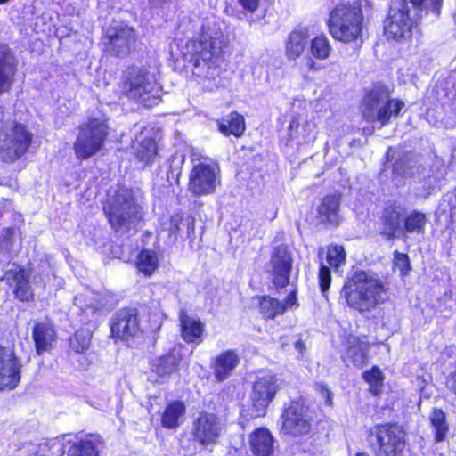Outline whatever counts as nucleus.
<instances>
[{
    "label": "nucleus",
    "instance_id": "nucleus-47",
    "mask_svg": "<svg viewBox=\"0 0 456 456\" xmlns=\"http://www.w3.org/2000/svg\"><path fill=\"white\" fill-rule=\"evenodd\" d=\"M14 233H15V229L12 228V227H9V228H5L2 231V233H1V239H2V241H1V247L3 249L6 250V251H10L11 248H12V238L14 236Z\"/></svg>",
    "mask_w": 456,
    "mask_h": 456
},
{
    "label": "nucleus",
    "instance_id": "nucleus-17",
    "mask_svg": "<svg viewBox=\"0 0 456 456\" xmlns=\"http://www.w3.org/2000/svg\"><path fill=\"white\" fill-rule=\"evenodd\" d=\"M19 61L12 50L0 44V94L11 90L18 69Z\"/></svg>",
    "mask_w": 456,
    "mask_h": 456
},
{
    "label": "nucleus",
    "instance_id": "nucleus-26",
    "mask_svg": "<svg viewBox=\"0 0 456 456\" xmlns=\"http://www.w3.org/2000/svg\"><path fill=\"white\" fill-rule=\"evenodd\" d=\"M274 438L265 428L254 430L249 436V447L255 456H271L274 451Z\"/></svg>",
    "mask_w": 456,
    "mask_h": 456
},
{
    "label": "nucleus",
    "instance_id": "nucleus-36",
    "mask_svg": "<svg viewBox=\"0 0 456 456\" xmlns=\"http://www.w3.org/2000/svg\"><path fill=\"white\" fill-rule=\"evenodd\" d=\"M259 307L261 314L265 319H274L286 311L282 302L268 296L260 298Z\"/></svg>",
    "mask_w": 456,
    "mask_h": 456
},
{
    "label": "nucleus",
    "instance_id": "nucleus-25",
    "mask_svg": "<svg viewBox=\"0 0 456 456\" xmlns=\"http://www.w3.org/2000/svg\"><path fill=\"white\" fill-rule=\"evenodd\" d=\"M418 20L410 18V11L403 4L401 7H389L383 28H416Z\"/></svg>",
    "mask_w": 456,
    "mask_h": 456
},
{
    "label": "nucleus",
    "instance_id": "nucleus-61",
    "mask_svg": "<svg viewBox=\"0 0 456 456\" xmlns=\"http://www.w3.org/2000/svg\"><path fill=\"white\" fill-rule=\"evenodd\" d=\"M11 0H0V5H3V4H6L7 3H9Z\"/></svg>",
    "mask_w": 456,
    "mask_h": 456
},
{
    "label": "nucleus",
    "instance_id": "nucleus-24",
    "mask_svg": "<svg viewBox=\"0 0 456 456\" xmlns=\"http://www.w3.org/2000/svg\"><path fill=\"white\" fill-rule=\"evenodd\" d=\"M185 230L188 237L194 233L195 223L194 219L187 216L184 217L181 213H176L170 216L168 221L162 224L161 232H168L170 242H175L178 236Z\"/></svg>",
    "mask_w": 456,
    "mask_h": 456
},
{
    "label": "nucleus",
    "instance_id": "nucleus-53",
    "mask_svg": "<svg viewBox=\"0 0 456 456\" xmlns=\"http://www.w3.org/2000/svg\"><path fill=\"white\" fill-rule=\"evenodd\" d=\"M384 36L387 37V39H395L399 40L400 38L404 37V30H383Z\"/></svg>",
    "mask_w": 456,
    "mask_h": 456
},
{
    "label": "nucleus",
    "instance_id": "nucleus-45",
    "mask_svg": "<svg viewBox=\"0 0 456 456\" xmlns=\"http://www.w3.org/2000/svg\"><path fill=\"white\" fill-rule=\"evenodd\" d=\"M409 156H405L400 160H397L394 165L393 172L395 175L400 176L411 175L412 172L410 170L411 166L408 165Z\"/></svg>",
    "mask_w": 456,
    "mask_h": 456
},
{
    "label": "nucleus",
    "instance_id": "nucleus-31",
    "mask_svg": "<svg viewBox=\"0 0 456 456\" xmlns=\"http://www.w3.org/2000/svg\"><path fill=\"white\" fill-rule=\"evenodd\" d=\"M218 128L225 136L240 137L246 129L244 118L238 112H231L226 118L219 122Z\"/></svg>",
    "mask_w": 456,
    "mask_h": 456
},
{
    "label": "nucleus",
    "instance_id": "nucleus-12",
    "mask_svg": "<svg viewBox=\"0 0 456 456\" xmlns=\"http://www.w3.org/2000/svg\"><path fill=\"white\" fill-rule=\"evenodd\" d=\"M280 389L279 379L273 374L259 377L254 383L251 392L253 417L264 416Z\"/></svg>",
    "mask_w": 456,
    "mask_h": 456
},
{
    "label": "nucleus",
    "instance_id": "nucleus-8",
    "mask_svg": "<svg viewBox=\"0 0 456 456\" xmlns=\"http://www.w3.org/2000/svg\"><path fill=\"white\" fill-rule=\"evenodd\" d=\"M107 125L102 118H94L79 126L74 143L77 159H86L98 152L107 137Z\"/></svg>",
    "mask_w": 456,
    "mask_h": 456
},
{
    "label": "nucleus",
    "instance_id": "nucleus-2",
    "mask_svg": "<svg viewBox=\"0 0 456 456\" xmlns=\"http://www.w3.org/2000/svg\"><path fill=\"white\" fill-rule=\"evenodd\" d=\"M387 288L379 276L372 272L357 271L345 282L340 298L346 305L360 313L374 310L387 299Z\"/></svg>",
    "mask_w": 456,
    "mask_h": 456
},
{
    "label": "nucleus",
    "instance_id": "nucleus-42",
    "mask_svg": "<svg viewBox=\"0 0 456 456\" xmlns=\"http://www.w3.org/2000/svg\"><path fill=\"white\" fill-rule=\"evenodd\" d=\"M327 261L329 265L337 269L346 262V251L342 246L331 245L327 250Z\"/></svg>",
    "mask_w": 456,
    "mask_h": 456
},
{
    "label": "nucleus",
    "instance_id": "nucleus-49",
    "mask_svg": "<svg viewBox=\"0 0 456 456\" xmlns=\"http://www.w3.org/2000/svg\"><path fill=\"white\" fill-rule=\"evenodd\" d=\"M316 388L320 395L324 399L325 404L331 406L332 393L330 391L328 387L324 384H317Z\"/></svg>",
    "mask_w": 456,
    "mask_h": 456
},
{
    "label": "nucleus",
    "instance_id": "nucleus-62",
    "mask_svg": "<svg viewBox=\"0 0 456 456\" xmlns=\"http://www.w3.org/2000/svg\"><path fill=\"white\" fill-rule=\"evenodd\" d=\"M77 301H78V298H77V297H76V298H75V303H76V304H77Z\"/></svg>",
    "mask_w": 456,
    "mask_h": 456
},
{
    "label": "nucleus",
    "instance_id": "nucleus-1",
    "mask_svg": "<svg viewBox=\"0 0 456 456\" xmlns=\"http://www.w3.org/2000/svg\"><path fill=\"white\" fill-rule=\"evenodd\" d=\"M228 39L222 30H200L197 40L188 43L191 49L192 74L204 91L212 92L224 86L221 54L228 49Z\"/></svg>",
    "mask_w": 456,
    "mask_h": 456
},
{
    "label": "nucleus",
    "instance_id": "nucleus-52",
    "mask_svg": "<svg viewBox=\"0 0 456 456\" xmlns=\"http://www.w3.org/2000/svg\"><path fill=\"white\" fill-rule=\"evenodd\" d=\"M314 126L311 125L310 123H306L304 126V130L305 132H307L306 134H304L303 135V142H305V143H309V142H313L314 140H315V134H312V127Z\"/></svg>",
    "mask_w": 456,
    "mask_h": 456
},
{
    "label": "nucleus",
    "instance_id": "nucleus-6",
    "mask_svg": "<svg viewBox=\"0 0 456 456\" xmlns=\"http://www.w3.org/2000/svg\"><path fill=\"white\" fill-rule=\"evenodd\" d=\"M32 134L15 120L0 124V159L6 163L20 159L28 150Z\"/></svg>",
    "mask_w": 456,
    "mask_h": 456
},
{
    "label": "nucleus",
    "instance_id": "nucleus-56",
    "mask_svg": "<svg viewBox=\"0 0 456 456\" xmlns=\"http://www.w3.org/2000/svg\"><path fill=\"white\" fill-rule=\"evenodd\" d=\"M409 1L414 8L421 10L426 0H409Z\"/></svg>",
    "mask_w": 456,
    "mask_h": 456
},
{
    "label": "nucleus",
    "instance_id": "nucleus-27",
    "mask_svg": "<svg viewBox=\"0 0 456 456\" xmlns=\"http://www.w3.org/2000/svg\"><path fill=\"white\" fill-rule=\"evenodd\" d=\"M403 216V209L397 205L389 206L385 209L383 216V230L387 240H393L402 235L403 227L401 225Z\"/></svg>",
    "mask_w": 456,
    "mask_h": 456
},
{
    "label": "nucleus",
    "instance_id": "nucleus-51",
    "mask_svg": "<svg viewBox=\"0 0 456 456\" xmlns=\"http://www.w3.org/2000/svg\"><path fill=\"white\" fill-rule=\"evenodd\" d=\"M432 183H433L432 178H428V180L425 181L423 189L422 190L419 189L418 195L419 197L427 198L431 193Z\"/></svg>",
    "mask_w": 456,
    "mask_h": 456
},
{
    "label": "nucleus",
    "instance_id": "nucleus-50",
    "mask_svg": "<svg viewBox=\"0 0 456 456\" xmlns=\"http://www.w3.org/2000/svg\"><path fill=\"white\" fill-rule=\"evenodd\" d=\"M284 304V306L287 309H291L294 306H297V291L293 290L291 291L282 302Z\"/></svg>",
    "mask_w": 456,
    "mask_h": 456
},
{
    "label": "nucleus",
    "instance_id": "nucleus-19",
    "mask_svg": "<svg viewBox=\"0 0 456 456\" xmlns=\"http://www.w3.org/2000/svg\"><path fill=\"white\" fill-rule=\"evenodd\" d=\"M240 362L236 349H227L211 359L210 368L216 381L223 382L232 376Z\"/></svg>",
    "mask_w": 456,
    "mask_h": 456
},
{
    "label": "nucleus",
    "instance_id": "nucleus-40",
    "mask_svg": "<svg viewBox=\"0 0 456 456\" xmlns=\"http://www.w3.org/2000/svg\"><path fill=\"white\" fill-rule=\"evenodd\" d=\"M69 453V456H99L94 444L90 440H81L74 444Z\"/></svg>",
    "mask_w": 456,
    "mask_h": 456
},
{
    "label": "nucleus",
    "instance_id": "nucleus-18",
    "mask_svg": "<svg viewBox=\"0 0 456 456\" xmlns=\"http://www.w3.org/2000/svg\"><path fill=\"white\" fill-rule=\"evenodd\" d=\"M273 281L276 287L284 288L289 281L292 258L287 248L278 246L271 258Z\"/></svg>",
    "mask_w": 456,
    "mask_h": 456
},
{
    "label": "nucleus",
    "instance_id": "nucleus-34",
    "mask_svg": "<svg viewBox=\"0 0 456 456\" xmlns=\"http://www.w3.org/2000/svg\"><path fill=\"white\" fill-rule=\"evenodd\" d=\"M159 264V257L153 250L143 249L137 256V269L145 276H151L158 269Z\"/></svg>",
    "mask_w": 456,
    "mask_h": 456
},
{
    "label": "nucleus",
    "instance_id": "nucleus-46",
    "mask_svg": "<svg viewBox=\"0 0 456 456\" xmlns=\"http://www.w3.org/2000/svg\"><path fill=\"white\" fill-rule=\"evenodd\" d=\"M394 263L400 269L402 275H406L411 269L409 257L406 254L395 252Z\"/></svg>",
    "mask_w": 456,
    "mask_h": 456
},
{
    "label": "nucleus",
    "instance_id": "nucleus-28",
    "mask_svg": "<svg viewBox=\"0 0 456 456\" xmlns=\"http://www.w3.org/2000/svg\"><path fill=\"white\" fill-rule=\"evenodd\" d=\"M183 348V346L179 345L170 350L167 355L155 359L152 362V370L159 377H166L175 372L182 359L181 351Z\"/></svg>",
    "mask_w": 456,
    "mask_h": 456
},
{
    "label": "nucleus",
    "instance_id": "nucleus-54",
    "mask_svg": "<svg viewBox=\"0 0 456 456\" xmlns=\"http://www.w3.org/2000/svg\"><path fill=\"white\" fill-rule=\"evenodd\" d=\"M447 387L456 395V371L450 375L447 380Z\"/></svg>",
    "mask_w": 456,
    "mask_h": 456
},
{
    "label": "nucleus",
    "instance_id": "nucleus-5",
    "mask_svg": "<svg viewBox=\"0 0 456 456\" xmlns=\"http://www.w3.org/2000/svg\"><path fill=\"white\" fill-rule=\"evenodd\" d=\"M121 93L145 107H151L159 102V86L148 69L143 67H129L122 77Z\"/></svg>",
    "mask_w": 456,
    "mask_h": 456
},
{
    "label": "nucleus",
    "instance_id": "nucleus-21",
    "mask_svg": "<svg viewBox=\"0 0 456 456\" xmlns=\"http://www.w3.org/2000/svg\"><path fill=\"white\" fill-rule=\"evenodd\" d=\"M369 344L361 338L350 336L346 341L344 362L355 367L362 368L368 362Z\"/></svg>",
    "mask_w": 456,
    "mask_h": 456
},
{
    "label": "nucleus",
    "instance_id": "nucleus-48",
    "mask_svg": "<svg viewBox=\"0 0 456 456\" xmlns=\"http://www.w3.org/2000/svg\"><path fill=\"white\" fill-rule=\"evenodd\" d=\"M242 9L249 13L255 12L259 5L260 0H237Z\"/></svg>",
    "mask_w": 456,
    "mask_h": 456
},
{
    "label": "nucleus",
    "instance_id": "nucleus-57",
    "mask_svg": "<svg viewBox=\"0 0 456 456\" xmlns=\"http://www.w3.org/2000/svg\"><path fill=\"white\" fill-rule=\"evenodd\" d=\"M307 65H308L309 70H317L318 69L317 64L312 59L308 60Z\"/></svg>",
    "mask_w": 456,
    "mask_h": 456
},
{
    "label": "nucleus",
    "instance_id": "nucleus-22",
    "mask_svg": "<svg viewBox=\"0 0 456 456\" xmlns=\"http://www.w3.org/2000/svg\"><path fill=\"white\" fill-rule=\"evenodd\" d=\"M32 338L37 353L42 354L52 349L53 344L56 340V330L48 320L37 322L33 327Z\"/></svg>",
    "mask_w": 456,
    "mask_h": 456
},
{
    "label": "nucleus",
    "instance_id": "nucleus-55",
    "mask_svg": "<svg viewBox=\"0 0 456 456\" xmlns=\"http://www.w3.org/2000/svg\"><path fill=\"white\" fill-rule=\"evenodd\" d=\"M430 5L432 12L438 15L443 5V0H431Z\"/></svg>",
    "mask_w": 456,
    "mask_h": 456
},
{
    "label": "nucleus",
    "instance_id": "nucleus-33",
    "mask_svg": "<svg viewBox=\"0 0 456 456\" xmlns=\"http://www.w3.org/2000/svg\"><path fill=\"white\" fill-rule=\"evenodd\" d=\"M133 148L137 159L143 165L151 164L157 155V145L151 138L134 142Z\"/></svg>",
    "mask_w": 456,
    "mask_h": 456
},
{
    "label": "nucleus",
    "instance_id": "nucleus-13",
    "mask_svg": "<svg viewBox=\"0 0 456 456\" xmlns=\"http://www.w3.org/2000/svg\"><path fill=\"white\" fill-rule=\"evenodd\" d=\"M110 331L112 338L121 341L136 338L142 332L136 310H118L111 318Z\"/></svg>",
    "mask_w": 456,
    "mask_h": 456
},
{
    "label": "nucleus",
    "instance_id": "nucleus-44",
    "mask_svg": "<svg viewBox=\"0 0 456 456\" xmlns=\"http://www.w3.org/2000/svg\"><path fill=\"white\" fill-rule=\"evenodd\" d=\"M330 32L334 39L349 43L358 39L361 30H330Z\"/></svg>",
    "mask_w": 456,
    "mask_h": 456
},
{
    "label": "nucleus",
    "instance_id": "nucleus-16",
    "mask_svg": "<svg viewBox=\"0 0 456 456\" xmlns=\"http://www.w3.org/2000/svg\"><path fill=\"white\" fill-rule=\"evenodd\" d=\"M4 281L12 289L17 299L21 302H28L33 299V291L29 285V275L25 269L13 265L4 274Z\"/></svg>",
    "mask_w": 456,
    "mask_h": 456
},
{
    "label": "nucleus",
    "instance_id": "nucleus-15",
    "mask_svg": "<svg viewBox=\"0 0 456 456\" xmlns=\"http://www.w3.org/2000/svg\"><path fill=\"white\" fill-rule=\"evenodd\" d=\"M21 367L14 351L0 346V390L13 389L18 386Z\"/></svg>",
    "mask_w": 456,
    "mask_h": 456
},
{
    "label": "nucleus",
    "instance_id": "nucleus-11",
    "mask_svg": "<svg viewBox=\"0 0 456 456\" xmlns=\"http://www.w3.org/2000/svg\"><path fill=\"white\" fill-rule=\"evenodd\" d=\"M328 28H363L364 15L359 3H339L333 6L326 20Z\"/></svg>",
    "mask_w": 456,
    "mask_h": 456
},
{
    "label": "nucleus",
    "instance_id": "nucleus-30",
    "mask_svg": "<svg viewBox=\"0 0 456 456\" xmlns=\"http://www.w3.org/2000/svg\"><path fill=\"white\" fill-rule=\"evenodd\" d=\"M318 215L321 222L338 224L340 220L338 197L336 195L325 197L318 207Z\"/></svg>",
    "mask_w": 456,
    "mask_h": 456
},
{
    "label": "nucleus",
    "instance_id": "nucleus-38",
    "mask_svg": "<svg viewBox=\"0 0 456 456\" xmlns=\"http://www.w3.org/2000/svg\"><path fill=\"white\" fill-rule=\"evenodd\" d=\"M311 53L318 60H326L331 53V46L325 37H316L311 42Z\"/></svg>",
    "mask_w": 456,
    "mask_h": 456
},
{
    "label": "nucleus",
    "instance_id": "nucleus-35",
    "mask_svg": "<svg viewBox=\"0 0 456 456\" xmlns=\"http://www.w3.org/2000/svg\"><path fill=\"white\" fill-rule=\"evenodd\" d=\"M429 421L435 433V441L442 442L447 437L449 425L445 413L440 409H434L429 415Z\"/></svg>",
    "mask_w": 456,
    "mask_h": 456
},
{
    "label": "nucleus",
    "instance_id": "nucleus-41",
    "mask_svg": "<svg viewBox=\"0 0 456 456\" xmlns=\"http://www.w3.org/2000/svg\"><path fill=\"white\" fill-rule=\"evenodd\" d=\"M363 379L370 385V391L374 395L380 392L383 376L379 368L373 367L370 370L363 373Z\"/></svg>",
    "mask_w": 456,
    "mask_h": 456
},
{
    "label": "nucleus",
    "instance_id": "nucleus-20",
    "mask_svg": "<svg viewBox=\"0 0 456 456\" xmlns=\"http://www.w3.org/2000/svg\"><path fill=\"white\" fill-rule=\"evenodd\" d=\"M133 30H106L102 39L105 51L118 57L126 56L130 51Z\"/></svg>",
    "mask_w": 456,
    "mask_h": 456
},
{
    "label": "nucleus",
    "instance_id": "nucleus-32",
    "mask_svg": "<svg viewBox=\"0 0 456 456\" xmlns=\"http://www.w3.org/2000/svg\"><path fill=\"white\" fill-rule=\"evenodd\" d=\"M185 406L180 401L170 403L165 409L161 422L167 428H175L180 424L181 419L184 416Z\"/></svg>",
    "mask_w": 456,
    "mask_h": 456
},
{
    "label": "nucleus",
    "instance_id": "nucleus-60",
    "mask_svg": "<svg viewBox=\"0 0 456 456\" xmlns=\"http://www.w3.org/2000/svg\"><path fill=\"white\" fill-rule=\"evenodd\" d=\"M294 126H297L298 125L295 122V121H292L289 125V131L291 132Z\"/></svg>",
    "mask_w": 456,
    "mask_h": 456
},
{
    "label": "nucleus",
    "instance_id": "nucleus-39",
    "mask_svg": "<svg viewBox=\"0 0 456 456\" xmlns=\"http://www.w3.org/2000/svg\"><path fill=\"white\" fill-rule=\"evenodd\" d=\"M92 333L88 329L78 330L70 339V347L77 353H83L91 345Z\"/></svg>",
    "mask_w": 456,
    "mask_h": 456
},
{
    "label": "nucleus",
    "instance_id": "nucleus-3",
    "mask_svg": "<svg viewBox=\"0 0 456 456\" xmlns=\"http://www.w3.org/2000/svg\"><path fill=\"white\" fill-rule=\"evenodd\" d=\"M138 199V192L124 186L109 196L104 211L116 232H126L139 224L143 212Z\"/></svg>",
    "mask_w": 456,
    "mask_h": 456
},
{
    "label": "nucleus",
    "instance_id": "nucleus-43",
    "mask_svg": "<svg viewBox=\"0 0 456 456\" xmlns=\"http://www.w3.org/2000/svg\"><path fill=\"white\" fill-rule=\"evenodd\" d=\"M318 278L321 291L322 295L326 297V293L328 292L330 287L331 275L330 268L324 265L323 264L320 265Z\"/></svg>",
    "mask_w": 456,
    "mask_h": 456
},
{
    "label": "nucleus",
    "instance_id": "nucleus-10",
    "mask_svg": "<svg viewBox=\"0 0 456 456\" xmlns=\"http://www.w3.org/2000/svg\"><path fill=\"white\" fill-rule=\"evenodd\" d=\"M281 432L299 437L310 434L314 418L307 406L299 402H291L284 407L281 414Z\"/></svg>",
    "mask_w": 456,
    "mask_h": 456
},
{
    "label": "nucleus",
    "instance_id": "nucleus-14",
    "mask_svg": "<svg viewBox=\"0 0 456 456\" xmlns=\"http://www.w3.org/2000/svg\"><path fill=\"white\" fill-rule=\"evenodd\" d=\"M222 430L220 419L214 413L202 412L192 424L194 440L204 446L216 444Z\"/></svg>",
    "mask_w": 456,
    "mask_h": 456
},
{
    "label": "nucleus",
    "instance_id": "nucleus-7",
    "mask_svg": "<svg viewBox=\"0 0 456 456\" xmlns=\"http://www.w3.org/2000/svg\"><path fill=\"white\" fill-rule=\"evenodd\" d=\"M370 447L375 456H400L405 446L404 432L396 424H379L370 428Z\"/></svg>",
    "mask_w": 456,
    "mask_h": 456
},
{
    "label": "nucleus",
    "instance_id": "nucleus-59",
    "mask_svg": "<svg viewBox=\"0 0 456 456\" xmlns=\"http://www.w3.org/2000/svg\"><path fill=\"white\" fill-rule=\"evenodd\" d=\"M355 456H370V454L366 452H358Z\"/></svg>",
    "mask_w": 456,
    "mask_h": 456
},
{
    "label": "nucleus",
    "instance_id": "nucleus-29",
    "mask_svg": "<svg viewBox=\"0 0 456 456\" xmlns=\"http://www.w3.org/2000/svg\"><path fill=\"white\" fill-rule=\"evenodd\" d=\"M308 45L306 30H292L285 44V54L289 60L295 61L305 50Z\"/></svg>",
    "mask_w": 456,
    "mask_h": 456
},
{
    "label": "nucleus",
    "instance_id": "nucleus-23",
    "mask_svg": "<svg viewBox=\"0 0 456 456\" xmlns=\"http://www.w3.org/2000/svg\"><path fill=\"white\" fill-rule=\"evenodd\" d=\"M181 335L187 343L200 344L202 341L205 326L201 321L193 316L188 315L185 310L179 313Z\"/></svg>",
    "mask_w": 456,
    "mask_h": 456
},
{
    "label": "nucleus",
    "instance_id": "nucleus-4",
    "mask_svg": "<svg viewBox=\"0 0 456 456\" xmlns=\"http://www.w3.org/2000/svg\"><path fill=\"white\" fill-rule=\"evenodd\" d=\"M403 107V101L390 97L387 86L377 84L362 98L361 113L367 122H379L382 127L387 126L391 118L397 117Z\"/></svg>",
    "mask_w": 456,
    "mask_h": 456
},
{
    "label": "nucleus",
    "instance_id": "nucleus-9",
    "mask_svg": "<svg viewBox=\"0 0 456 456\" xmlns=\"http://www.w3.org/2000/svg\"><path fill=\"white\" fill-rule=\"evenodd\" d=\"M190 173L188 191L194 196L213 194L220 183V172L217 164L210 159L203 158L195 162Z\"/></svg>",
    "mask_w": 456,
    "mask_h": 456
},
{
    "label": "nucleus",
    "instance_id": "nucleus-37",
    "mask_svg": "<svg viewBox=\"0 0 456 456\" xmlns=\"http://www.w3.org/2000/svg\"><path fill=\"white\" fill-rule=\"evenodd\" d=\"M426 224L427 218L423 213L416 210L412 211L404 218L402 235L405 233L423 234Z\"/></svg>",
    "mask_w": 456,
    "mask_h": 456
},
{
    "label": "nucleus",
    "instance_id": "nucleus-58",
    "mask_svg": "<svg viewBox=\"0 0 456 456\" xmlns=\"http://www.w3.org/2000/svg\"><path fill=\"white\" fill-rule=\"evenodd\" d=\"M295 346H296V348H297L298 351L302 352V350H303V349H304V347H305V345H304V343H303L302 341H297V342L296 343Z\"/></svg>",
    "mask_w": 456,
    "mask_h": 456
}]
</instances>
